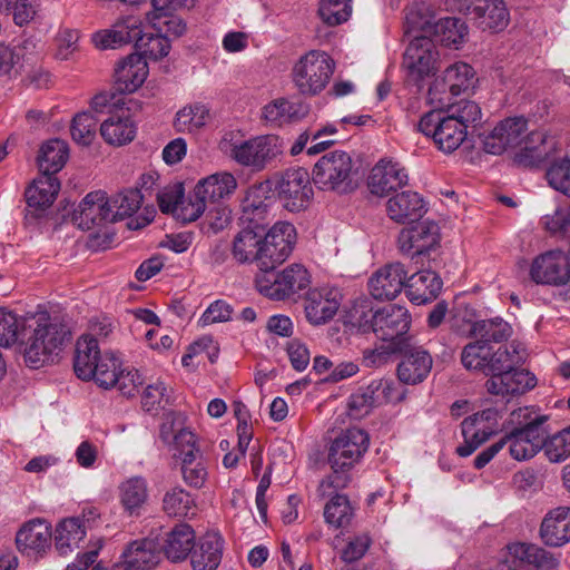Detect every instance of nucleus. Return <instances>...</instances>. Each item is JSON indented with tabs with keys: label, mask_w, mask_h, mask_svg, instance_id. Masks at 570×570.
Returning a JSON list of instances; mask_svg holds the SVG:
<instances>
[{
	"label": "nucleus",
	"mask_w": 570,
	"mask_h": 570,
	"mask_svg": "<svg viewBox=\"0 0 570 570\" xmlns=\"http://www.w3.org/2000/svg\"><path fill=\"white\" fill-rule=\"evenodd\" d=\"M163 503L168 515L186 517L193 508L194 501L187 491L175 488L165 494Z\"/></svg>",
	"instance_id": "obj_63"
},
{
	"label": "nucleus",
	"mask_w": 570,
	"mask_h": 570,
	"mask_svg": "<svg viewBox=\"0 0 570 570\" xmlns=\"http://www.w3.org/2000/svg\"><path fill=\"white\" fill-rule=\"evenodd\" d=\"M446 6L456 10L483 30H503L510 21V13L502 0H448Z\"/></svg>",
	"instance_id": "obj_10"
},
{
	"label": "nucleus",
	"mask_w": 570,
	"mask_h": 570,
	"mask_svg": "<svg viewBox=\"0 0 570 570\" xmlns=\"http://www.w3.org/2000/svg\"><path fill=\"white\" fill-rule=\"evenodd\" d=\"M195 547V532L186 523L175 525L160 544L163 553L173 562L185 560Z\"/></svg>",
	"instance_id": "obj_35"
},
{
	"label": "nucleus",
	"mask_w": 570,
	"mask_h": 570,
	"mask_svg": "<svg viewBox=\"0 0 570 570\" xmlns=\"http://www.w3.org/2000/svg\"><path fill=\"white\" fill-rule=\"evenodd\" d=\"M296 242V229L288 222H277L261 243V272L274 269L291 255Z\"/></svg>",
	"instance_id": "obj_12"
},
{
	"label": "nucleus",
	"mask_w": 570,
	"mask_h": 570,
	"mask_svg": "<svg viewBox=\"0 0 570 570\" xmlns=\"http://www.w3.org/2000/svg\"><path fill=\"white\" fill-rule=\"evenodd\" d=\"M150 27L155 32L145 31L142 37L138 38L135 48L140 51L139 55L145 59L158 60L169 53L170 43L167 37L163 35V27L157 22L150 23Z\"/></svg>",
	"instance_id": "obj_47"
},
{
	"label": "nucleus",
	"mask_w": 570,
	"mask_h": 570,
	"mask_svg": "<svg viewBox=\"0 0 570 570\" xmlns=\"http://www.w3.org/2000/svg\"><path fill=\"white\" fill-rule=\"evenodd\" d=\"M266 189L259 185L248 189L242 202V216L244 223H248L252 228L258 229L268 213V198L265 196Z\"/></svg>",
	"instance_id": "obj_41"
},
{
	"label": "nucleus",
	"mask_w": 570,
	"mask_h": 570,
	"mask_svg": "<svg viewBox=\"0 0 570 570\" xmlns=\"http://www.w3.org/2000/svg\"><path fill=\"white\" fill-rule=\"evenodd\" d=\"M311 283L307 269L301 264H292L281 273L274 269L259 272L255 277L257 291L272 299L283 301L305 289Z\"/></svg>",
	"instance_id": "obj_7"
},
{
	"label": "nucleus",
	"mask_w": 570,
	"mask_h": 570,
	"mask_svg": "<svg viewBox=\"0 0 570 570\" xmlns=\"http://www.w3.org/2000/svg\"><path fill=\"white\" fill-rule=\"evenodd\" d=\"M120 501L129 514H138L147 500V483L140 476H134L120 485Z\"/></svg>",
	"instance_id": "obj_50"
},
{
	"label": "nucleus",
	"mask_w": 570,
	"mask_h": 570,
	"mask_svg": "<svg viewBox=\"0 0 570 570\" xmlns=\"http://www.w3.org/2000/svg\"><path fill=\"white\" fill-rule=\"evenodd\" d=\"M160 544L151 538L135 540L124 550L121 558L129 569L149 570L161 559Z\"/></svg>",
	"instance_id": "obj_29"
},
{
	"label": "nucleus",
	"mask_w": 570,
	"mask_h": 570,
	"mask_svg": "<svg viewBox=\"0 0 570 570\" xmlns=\"http://www.w3.org/2000/svg\"><path fill=\"white\" fill-rule=\"evenodd\" d=\"M87 524L80 518H68L62 520L56 528L55 546L60 554H67L77 548L86 537Z\"/></svg>",
	"instance_id": "obj_43"
},
{
	"label": "nucleus",
	"mask_w": 570,
	"mask_h": 570,
	"mask_svg": "<svg viewBox=\"0 0 570 570\" xmlns=\"http://www.w3.org/2000/svg\"><path fill=\"white\" fill-rule=\"evenodd\" d=\"M370 445L367 432L358 428H351L337 435L328 450V463L333 473L324 479L318 488L320 493L332 495L334 491L344 489L351 481L348 471L362 459Z\"/></svg>",
	"instance_id": "obj_2"
},
{
	"label": "nucleus",
	"mask_w": 570,
	"mask_h": 570,
	"mask_svg": "<svg viewBox=\"0 0 570 570\" xmlns=\"http://www.w3.org/2000/svg\"><path fill=\"white\" fill-rule=\"evenodd\" d=\"M474 72L470 65L455 62L449 66L441 79H436L430 88V94L449 91L452 96H459L473 86Z\"/></svg>",
	"instance_id": "obj_34"
},
{
	"label": "nucleus",
	"mask_w": 570,
	"mask_h": 570,
	"mask_svg": "<svg viewBox=\"0 0 570 570\" xmlns=\"http://www.w3.org/2000/svg\"><path fill=\"white\" fill-rule=\"evenodd\" d=\"M24 316L0 308V346L9 347L16 342L21 343Z\"/></svg>",
	"instance_id": "obj_53"
},
{
	"label": "nucleus",
	"mask_w": 570,
	"mask_h": 570,
	"mask_svg": "<svg viewBox=\"0 0 570 570\" xmlns=\"http://www.w3.org/2000/svg\"><path fill=\"white\" fill-rule=\"evenodd\" d=\"M443 111L449 118L460 120L466 131L470 126H475L482 117L480 106L472 100H460L451 104L448 106L446 110Z\"/></svg>",
	"instance_id": "obj_58"
},
{
	"label": "nucleus",
	"mask_w": 570,
	"mask_h": 570,
	"mask_svg": "<svg viewBox=\"0 0 570 570\" xmlns=\"http://www.w3.org/2000/svg\"><path fill=\"white\" fill-rule=\"evenodd\" d=\"M354 517V508L345 494H334L324 507L326 523L334 528L350 525Z\"/></svg>",
	"instance_id": "obj_51"
},
{
	"label": "nucleus",
	"mask_w": 570,
	"mask_h": 570,
	"mask_svg": "<svg viewBox=\"0 0 570 570\" xmlns=\"http://www.w3.org/2000/svg\"><path fill=\"white\" fill-rule=\"evenodd\" d=\"M181 475L185 483L191 488L200 489L207 479V468L203 462L202 454L181 460Z\"/></svg>",
	"instance_id": "obj_61"
},
{
	"label": "nucleus",
	"mask_w": 570,
	"mask_h": 570,
	"mask_svg": "<svg viewBox=\"0 0 570 570\" xmlns=\"http://www.w3.org/2000/svg\"><path fill=\"white\" fill-rule=\"evenodd\" d=\"M491 346L479 340L465 345L461 353V362L466 370L478 371L488 375Z\"/></svg>",
	"instance_id": "obj_52"
},
{
	"label": "nucleus",
	"mask_w": 570,
	"mask_h": 570,
	"mask_svg": "<svg viewBox=\"0 0 570 570\" xmlns=\"http://www.w3.org/2000/svg\"><path fill=\"white\" fill-rule=\"evenodd\" d=\"M528 129L523 117H510L500 121L483 139V149L488 154L501 155L508 148L515 147Z\"/></svg>",
	"instance_id": "obj_20"
},
{
	"label": "nucleus",
	"mask_w": 570,
	"mask_h": 570,
	"mask_svg": "<svg viewBox=\"0 0 570 570\" xmlns=\"http://www.w3.org/2000/svg\"><path fill=\"white\" fill-rule=\"evenodd\" d=\"M547 421V415L534 414L529 407H520L510 414L512 428L502 439L509 443V452L514 460H529L543 450L549 434Z\"/></svg>",
	"instance_id": "obj_4"
},
{
	"label": "nucleus",
	"mask_w": 570,
	"mask_h": 570,
	"mask_svg": "<svg viewBox=\"0 0 570 570\" xmlns=\"http://www.w3.org/2000/svg\"><path fill=\"white\" fill-rule=\"evenodd\" d=\"M400 343L381 342L374 348L363 351V364L367 367H380L389 363L394 356L400 355L404 350Z\"/></svg>",
	"instance_id": "obj_60"
},
{
	"label": "nucleus",
	"mask_w": 570,
	"mask_h": 570,
	"mask_svg": "<svg viewBox=\"0 0 570 570\" xmlns=\"http://www.w3.org/2000/svg\"><path fill=\"white\" fill-rule=\"evenodd\" d=\"M442 288L440 276L431 271L423 269L412 274L406 281V295L417 305L426 304L438 297Z\"/></svg>",
	"instance_id": "obj_33"
},
{
	"label": "nucleus",
	"mask_w": 570,
	"mask_h": 570,
	"mask_svg": "<svg viewBox=\"0 0 570 570\" xmlns=\"http://www.w3.org/2000/svg\"><path fill=\"white\" fill-rule=\"evenodd\" d=\"M225 135L219 141V149L243 167L263 170L267 164L283 154V140L276 135H262L247 140L232 141Z\"/></svg>",
	"instance_id": "obj_5"
},
{
	"label": "nucleus",
	"mask_w": 570,
	"mask_h": 570,
	"mask_svg": "<svg viewBox=\"0 0 570 570\" xmlns=\"http://www.w3.org/2000/svg\"><path fill=\"white\" fill-rule=\"evenodd\" d=\"M535 385L537 379L532 373L515 367L491 376L485 382L487 391L498 396L523 394Z\"/></svg>",
	"instance_id": "obj_25"
},
{
	"label": "nucleus",
	"mask_w": 570,
	"mask_h": 570,
	"mask_svg": "<svg viewBox=\"0 0 570 570\" xmlns=\"http://www.w3.org/2000/svg\"><path fill=\"white\" fill-rule=\"evenodd\" d=\"M407 271L402 263H391L379 269L368 281L371 295L375 299H393L406 286Z\"/></svg>",
	"instance_id": "obj_23"
},
{
	"label": "nucleus",
	"mask_w": 570,
	"mask_h": 570,
	"mask_svg": "<svg viewBox=\"0 0 570 570\" xmlns=\"http://www.w3.org/2000/svg\"><path fill=\"white\" fill-rule=\"evenodd\" d=\"M137 127L128 110L110 115L100 125V135L106 142L122 146L134 140Z\"/></svg>",
	"instance_id": "obj_37"
},
{
	"label": "nucleus",
	"mask_w": 570,
	"mask_h": 570,
	"mask_svg": "<svg viewBox=\"0 0 570 570\" xmlns=\"http://www.w3.org/2000/svg\"><path fill=\"white\" fill-rule=\"evenodd\" d=\"M308 112L306 102L278 98L264 106L262 117L271 126L281 127L304 119Z\"/></svg>",
	"instance_id": "obj_32"
},
{
	"label": "nucleus",
	"mask_w": 570,
	"mask_h": 570,
	"mask_svg": "<svg viewBox=\"0 0 570 570\" xmlns=\"http://www.w3.org/2000/svg\"><path fill=\"white\" fill-rule=\"evenodd\" d=\"M335 68L336 63L327 52L309 50L294 63L292 82L301 95L315 97L327 87Z\"/></svg>",
	"instance_id": "obj_6"
},
{
	"label": "nucleus",
	"mask_w": 570,
	"mask_h": 570,
	"mask_svg": "<svg viewBox=\"0 0 570 570\" xmlns=\"http://www.w3.org/2000/svg\"><path fill=\"white\" fill-rule=\"evenodd\" d=\"M417 128L425 136L432 137L438 148L444 153L456 150L468 136L464 125L449 118L443 110L425 112Z\"/></svg>",
	"instance_id": "obj_9"
},
{
	"label": "nucleus",
	"mask_w": 570,
	"mask_h": 570,
	"mask_svg": "<svg viewBox=\"0 0 570 570\" xmlns=\"http://www.w3.org/2000/svg\"><path fill=\"white\" fill-rule=\"evenodd\" d=\"M401 354H403V360L397 365L399 380L411 385L423 382L430 374L433 364L430 353L409 343V347Z\"/></svg>",
	"instance_id": "obj_26"
},
{
	"label": "nucleus",
	"mask_w": 570,
	"mask_h": 570,
	"mask_svg": "<svg viewBox=\"0 0 570 570\" xmlns=\"http://www.w3.org/2000/svg\"><path fill=\"white\" fill-rule=\"evenodd\" d=\"M23 325L21 345L24 363L30 368L53 363L68 340L66 326L46 311L26 315Z\"/></svg>",
	"instance_id": "obj_1"
},
{
	"label": "nucleus",
	"mask_w": 570,
	"mask_h": 570,
	"mask_svg": "<svg viewBox=\"0 0 570 570\" xmlns=\"http://www.w3.org/2000/svg\"><path fill=\"white\" fill-rule=\"evenodd\" d=\"M351 2L352 0H321L318 16L330 27L342 24L352 13Z\"/></svg>",
	"instance_id": "obj_54"
},
{
	"label": "nucleus",
	"mask_w": 570,
	"mask_h": 570,
	"mask_svg": "<svg viewBox=\"0 0 570 570\" xmlns=\"http://www.w3.org/2000/svg\"><path fill=\"white\" fill-rule=\"evenodd\" d=\"M209 108L204 104H193L176 114L175 128L180 132H195L209 120Z\"/></svg>",
	"instance_id": "obj_49"
},
{
	"label": "nucleus",
	"mask_w": 570,
	"mask_h": 570,
	"mask_svg": "<svg viewBox=\"0 0 570 570\" xmlns=\"http://www.w3.org/2000/svg\"><path fill=\"white\" fill-rule=\"evenodd\" d=\"M530 276L537 284L568 285L570 283V249L549 250L538 256L531 265Z\"/></svg>",
	"instance_id": "obj_15"
},
{
	"label": "nucleus",
	"mask_w": 570,
	"mask_h": 570,
	"mask_svg": "<svg viewBox=\"0 0 570 570\" xmlns=\"http://www.w3.org/2000/svg\"><path fill=\"white\" fill-rule=\"evenodd\" d=\"M547 135L543 131H532L525 146L515 153L513 163L521 167H534L543 163L549 150L544 146Z\"/></svg>",
	"instance_id": "obj_45"
},
{
	"label": "nucleus",
	"mask_w": 570,
	"mask_h": 570,
	"mask_svg": "<svg viewBox=\"0 0 570 570\" xmlns=\"http://www.w3.org/2000/svg\"><path fill=\"white\" fill-rule=\"evenodd\" d=\"M60 190L59 180L51 175H40L26 190V200L30 214L39 217L49 208Z\"/></svg>",
	"instance_id": "obj_31"
},
{
	"label": "nucleus",
	"mask_w": 570,
	"mask_h": 570,
	"mask_svg": "<svg viewBox=\"0 0 570 570\" xmlns=\"http://www.w3.org/2000/svg\"><path fill=\"white\" fill-rule=\"evenodd\" d=\"M522 352L523 347L517 341H512L509 345L501 346L497 351L491 350L488 375L494 376L515 367L523 361Z\"/></svg>",
	"instance_id": "obj_46"
},
{
	"label": "nucleus",
	"mask_w": 570,
	"mask_h": 570,
	"mask_svg": "<svg viewBox=\"0 0 570 570\" xmlns=\"http://www.w3.org/2000/svg\"><path fill=\"white\" fill-rule=\"evenodd\" d=\"M440 243L439 227L432 222H424L411 228H404L399 235L397 244L402 254L409 255L415 263L435 249Z\"/></svg>",
	"instance_id": "obj_17"
},
{
	"label": "nucleus",
	"mask_w": 570,
	"mask_h": 570,
	"mask_svg": "<svg viewBox=\"0 0 570 570\" xmlns=\"http://www.w3.org/2000/svg\"><path fill=\"white\" fill-rule=\"evenodd\" d=\"M142 195L137 188H129L120 191L110 199L115 222L130 217L141 206Z\"/></svg>",
	"instance_id": "obj_55"
},
{
	"label": "nucleus",
	"mask_w": 570,
	"mask_h": 570,
	"mask_svg": "<svg viewBox=\"0 0 570 570\" xmlns=\"http://www.w3.org/2000/svg\"><path fill=\"white\" fill-rule=\"evenodd\" d=\"M144 24L139 17L125 16L119 18L110 29L98 31L94 35V42L100 49L138 42L144 35Z\"/></svg>",
	"instance_id": "obj_21"
},
{
	"label": "nucleus",
	"mask_w": 570,
	"mask_h": 570,
	"mask_svg": "<svg viewBox=\"0 0 570 570\" xmlns=\"http://www.w3.org/2000/svg\"><path fill=\"white\" fill-rule=\"evenodd\" d=\"M262 233L256 228L246 227L239 230L233 238L230 253L238 264L257 262L261 267Z\"/></svg>",
	"instance_id": "obj_38"
},
{
	"label": "nucleus",
	"mask_w": 570,
	"mask_h": 570,
	"mask_svg": "<svg viewBox=\"0 0 570 570\" xmlns=\"http://www.w3.org/2000/svg\"><path fill=\"white\" fill-rule=\"evenodd\" d=\"M512 333L511 325L501 317L474 322L470 328V335L487 345L508 341Z\"/></svg>",
	"instance_id": "obj_44"
},
{
	"label": "nucleus",
	"mask_w": 570,
	"mask_h": 570,
	"mask_svg": "<svg viewBox=\"0 0 570 570\" xmlns=\"http://www.w3.org/2000/svg\"><path fill=\"white\" fill-rule=\"evenodd\" d=\"M540 538L548 547H562L570 541V508L558 507L546 514Z\"/></svg>",
	"instance_id": "obj_28"
},
{
	"label": "nucleus",
	"mask_w": 570,
	"mask_h": 570,
	"mask_svg": "<svg viewBox=\"0 0 570 570\" xmlns=\"http://www.w3.org/2000/svg\"><path fill=\"white\" fill-rule=\"evenodd\" d=\"M68 155V145L61 139H51L43 144L37 158L41 175L55 176L65 166Z\"/></svg>",
	"instance_id": "obj_42"
},
{
	"label": "nucleus",
	"mask_w": 570,
	"mask_h": 570,
	"mask_svg": "<svg viewBox=\"0 0 570 570\" xmlns=\"http://www.w3.org/2000/svg\"><path fill=\"white\" fill-rule=\"evenodd\" d=\"M232 210L224 205H217L209 209L202 222V232L206 235H215L223 232L232 224Z\"/></svg>",
	"instance_id": "obj_64"
},
{
	"label": "nucleus",
	"mask_w": 570,
	"mask_h": 570,
	"mask_svg": "<svg viewBox=\"0 0 570 570\" xmlns=\"http://www.w3.org/2000/svg\"><path fill=\"white\" fill-rule=\"evenodd\" d=\"M110 205V199H108L105 191H91L86 195L73 210L72 220L83 230H89L107 223H115V215Z\"/></svg>",
	"instance_id": "obj_18"
},
{
	"label": "nucleus",
	"mask_w": 570,
	"mask_h": 570,
	"mask_svg": "<svg viewBox=\"0 0 570 570\" xmlns=\"http://www.w3.org/2000/svg\"><path fill=\"white\" fill-rule=\"evenodd\" d=\"M52 538L51 524L42 518L24 522L16 534V544L20 552L41 553L50 547Z\"/></svg>",
	"instance_id": "obj_24"
},
{
	"label": "nucleus",
	"mask_w": 570,
	"mask_h": 570,
	"mask_svg": "<svg viewBox=\"0 0 570 570\" xmlns=\"http://www.w3.org/2000/svg\"><path fill=\"white\" fill-rule=\"evenodd\" d=\"M498 416L499 412L497 410L487 409L465 417L461 423L464 442L456 448V453L466 458L488 441L497 431Z\"/></svg>",
	"instance_id": "obj_14"
},
{
	"label": "nucleus",
	"mask_w": 570,
	"mask_h": 570,
	"mask_svg": "<svg viewBox=\"0 0 570 570\" xmlns=\"http://www.w3.org/2000/svg\"><path fill=\"white\" fill-rule=\"evenodd\" d=\"M433 33L443 46L458 49L468 35V27L459 18L445 17L433 24Z\"/></svg>",
	"instance_id": "obj_48"
},
{
	"label": "nucleus",
	"mask_w": 570,
	"mask_h": 570,
	"mask_svg": "<svg viewBox=\"0 0 570 570\" xmlns=\"http://www.w3.org/2000/svg\"><path fill=\"white\" fill-rule=\"evenodd\" d=\"M100 354L98 342L90 336H81L77 344L73 358V370L76 375L83 380L89 381L95 375L92 368L98 363Z\"/></svg>",
	"instance_id": "obj_40"
},
{
	"label": "nucleus",
	"mask_w": 570,
	"mask_h": 570,
	"mask_svg": "<svg viewBox=\"0 0 570 570\" xmlns=\"http://www.w3.org/2000/svg\"><path fill=\"white\" fill-rule=\"evenodd\" d=\"M353 161L343 150L322 156L313 167L312 180L322 190L343 191L351 183Z\"/></svg>",
	"instance_id": "obj_8"
},
{
	"label": "nucleus",
	"mask_w": 570,
	"mask_h": 570,
	"mask_svg": "<svg viewBox=\"0 0 570 570\" xmlns=\"http://www.w3.org/2000/svg\"><path fill=\"white\" fill-rule=\"evenodd\" d=\"M348 322L362 332L372 331L381 342L400 343L403 350L409 347L411 315L401 305H387L374 313L364 306L354 307Z\"/></svg>",
	"instance_id": "obj_3"
},
{
	"label": "nucleus",
	"mask_w": 570,
	"mask_h": 570,
	"mask_svg": "<svg viewBox=\"0 0 570 570\" xmlns=\"http://www.w3.org/2000/svg\"><path fill=\"white\" fill-rule=\"evenodd\" d=\"M343 295L336 287H320L307 292L304 299V311L312 325L328 323L336 315Z\"/></svg>",
	"instance_id": "obj_19"
},
{
	"label": "nucleus",
	"mask_w": 570,
	"mask_h": 570,
	"mask_svg": "<svg viewBox=\"0 0 570 570\" xmlns=\"http://www.w3.org/2000/svg\"><path fill=\"white\" fill-rule=\"evenodd\" d=\"M439 52L434 41L426 36H415L407 46L403 66L414 81H420L436 69Z\"/></svg>",
	"instance_id": "obj_16"
},
{
	"label": "nucleus",
	"mask_w": 570,
	"mask_h": 570,
	"mask_svg": "<svg viewBox=\"0 0 570 570\" xmlns=\"http://www.w3.org/2000/svg\"><path fill=\"white\" fill-rule=\"evenodd\" d=\"M98 120L88 111L77 114L70 126V134L75 142L89 146L97 132Z\"/></svg>",
	"instance_id": "obj_56"
},
{
	"label": "nucleus",
	"mask_w": 570,
	"mask_h": 570,
	"mask_svg": "<svg viewBox=\"0 0 570 570\" xmlns=\"http://www.w3.org/2000/svg\"><path fill=\"white\" fill-rule=\"evenodd\" d=\"M549 185L570 197V159L562 158L553 161L546 173Z\"/></svg>",
	"instance_id": "obj_62"
},
{
	"label": "nucleus",
	"mask_w": 570,
	"mask_h": 570,
	"mask_svg": "<svg viewBox=\"0 0 570 570\" xmlns=\"http://www.w3.org/2000/svg\"><path fill=\"white\" fill-rule=\"evenodd\" d=\"M148 75V65L141 55L131 53L121 60L115 69L119 90L132 92L139 88Z\"/></svg>",
	"instance_id": "obj_36"
},
{
	"label": "nucleus",
	"mask_w": 570,
	"mask_h": 570,
	"mask_svg": "<svg viewBox=\"0 0 570 570\" xmlns=\"http://www.w3.org/2000/svg\"><path fill=\"white\" fill-rule=\"evenodd\" d=\"M389 217L399 224L419 220L426 213L423 198L416 191H402L391 197L386 203Z\"/></svg>",
	"instance_id": "obj_27"
},
{
	"label": "nucleus",
	"mask_w": 570,
	"mask_h": 570,
	"mask_svg": "<svg viewBox=\"0 0 570 570\" xmlns=\"http://www.w3.org/2000/svg\"><path fill=\"white\" fill-rule=\"evenodd\" d=\"M312 177L305 168H288L276 179L275 191L289 212H301L311 203L313 188Z\"/></svg>",
	"instance_id": "obj_11"
},
{
	"label": "nucleus",
	"mask_w": 570,
	"mask_h": 570,
	"mask_svg": "<svg viewBox=\"0 0 570 570\" xmlns=\"http://www.w3.org/2000/svg\"><path fill=\"white\" fill-rule=\"evenodd\" d=\"M502 566L508 570H554L559 559L538 544L513 542L507 546Z\"/></svg>",
	"instance_id": "obj_13"
},
{
	"label": "nucleus",
	"mask_w": 570,
	"mask_h": 570,
	"mask_svg": "<svg viewBox=\"0 0 570 570\" xmlns=\"http://www.w3.org/2000/svg\"><path fill=\"white\" fill-rule=\"evenodd\" d=\"M405 168L391 159H381L370 173L367 186L373 195L383 197L407 184Z\"/></svg>",
	"instance_id": "obj_22"
},
{
	"label": "nucleus",
	"mask_w": 570,
	"mask_h": 570,
	"mask_svg": "<svg viewBox=\"0 0 570 570\" xmlns=\"http://www.w3.org/2000/svg\"><path fill=\"white\" fill-rule=\"evenodd\" d=\"M236 187L237 181L230 173H216L199 180L194 193L207 205L229 196Z\"/></svg>",
	"instance_id": "obj_39"
},
{
	"label": "nucleus",
	"mask_w": 570,
	"mask_h": 570,
	"mask_svg": "<svg viewBox=\"0 0 570 570\" xmlns=\"http://www.w3.org/2000/svg\"><path fill=\"white\" fill-rule=\"evenodd\" d=\"M120 363L118 358H116L111 354H102L99 358L98 363L92 368L95 375L91 377L96 381V383L102 389L114 387L117 383V376L119 374Z\"/></svg>",
	"instance_id": "obj_57"
},
{
	"label": "nucleus",
	"mask_w": 570,
	"mask_h": 570,
	"mask_svg": "<svg viewBox=\"0 0 570 570\" xmlns=\"http://www.w3.org/2000/svg\"><path fill=\"white\" fill-rule=\"evenodd\" d=\"M544 453L550 462L564 461L570 455V426L544 439Z\"/></svg>",
	"instance_id": "obj_59"
},
{
	"label": "nucleus",
	"mask_w": 570,
	"mask_h": 570,
	"mask_svg": "<svg viewBox=\"0 0 570 570\" xmlns=\"http://www.w3.org/2000/svg\"><path fill=\"white\" fill-rule=\"evenodd\" d=\"M224 540L217 532H207L195 543L190 554L194 570H216L222 561Z\"/></svg>",
	"instance_id": "obj_30"
}]
</instances>
